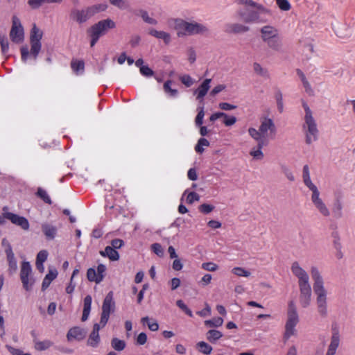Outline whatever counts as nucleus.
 <instances>
[{"mask_svg": "<svg viewBox=\"0 0 355 355\" xmlns=\"http://www.w3.org/2000/svg\"><path fill=\"white\" fill-rule=\"evenodd\" d=\"M241 6L236 12L237 18L245 24H264L271 16L270 11L252 0H237Z\"/></svg>", "mask_w": 355, "mask_h": 355, "instance_id": "f257e3e1", "label": "nucleus"}, {"mask_svg": "<svg viewBox=\"0 0 355 355\" xmlns=\"http://www.w3.org/2000/svg\"><path fill=\"white\" fill-rule=\"evenodd\" d=\"M291 271L298 279L300 304L302 308L306 309L311 306L312 302V289L309 275L297 261L292 263Z\"/></svg>", "mask_w": 355, "mask_h": 355, "instance_id": "f03ea898", "label": "nucleus"}, {"mask_svg": "<svg viewBox=\"0 0 355 355\" xmlns=\"http://www.w3.org/2000/svg\"><path fill=\"white\" fill-rule=\"evenodd\" d=\"M311 274L314 282L313 291L316 295L317 312L321 318H325L328 315V291L324 287L323 278L316 267L311 268Z\"/></svg>", "mask_w": 355, "mask_h": 355, "instance_id": "7ed1b4c3", "label": "nucleus"}, {"mask_svg": "<svg viewBox=\"0 0 355 355\" xmlns=\"http://www.w3.org/2000/svg\"><path fill=\"white\" fill-rule=\"evenodd\" d=\"M248 132L249 135L258 143L259 147H264L268 146L269 139L275 136L277 130L273 120L264 116L261 118L258 129L249 128Z\"/></svg>", "mask_w": 355, "mask_h": 355, "instance_id": "20e7f679", "label": "nucleus"}, {"mask_svg": "<svg viewBox=\"0 0 355 355\" xmlns=\"http://www.w3.org/2000/svg\"><path fill=\"white\" fill-rule=\"evenodd\" d=\"M107 9L105 3H96L82 9L73 8L71 10L70 19L78 24H83L96 14L105 12Z\"/></svg>", "mask_w": 355, "mask_h": 355, "instance_id": "39448f33", "label": "nucleus"}, {"mask_svg": "<svg viewBox=\"0 0 355 355\" xmlns=\"http://www.w3.org/2000/svg\"><path fill=\"white\" fill-rule=\"evenodd\" d=\"M260 36L267 46L276 52L282 51V41L279 30L274 26L265 25L260 28Z\"/></svg>", "mask_w": 355, "mask_h": 355, "instance_id": "423d86ee", "label": "nucleus"}, {"mask_svg": "<svg viewBox=\"0 0 355 355\" xmlns=\"http://www.w3.org/2000/svg\"><path fill=\"white\" fill-rule=\"evenodd\" d=\"M305 112L302 129L306 137V143L311 144L318 139V129L313 112L306 103H303Z\"/></svg>", "mask_w": 355, "mask_h": 355, "instance_id": "0eeeda50", "label": "nucleus"}, {"mask_svg": "<svg viewBox=\"0 0 355 355\" xmlns=\"http://www.w3.org/2000/svg\"><path fill=\"white\" fill-rule=\"evenodd\" d=\"M115 27V22L109 18L93 24L87 31V33L90 37V46H94L101 37L105 35L110 29H113Z\"/></svg>", "mask_w": 355, "mask_h": 355, "instance_id": "6e6552de", "label": "nucleus"}, {"mask_svg": "<svg viewBox=\"0 0 355 355\" xmlns=\"http://www.w3.org/2000/svg\"><path fill=\"white\" fill-rule=\"evenodd\" d=\"M286 316L287 318L284 335L285 340H288L291 336L296 334L295 327L300 321L297 309L293 300H291L288 303Z\"/></svg>", "mask_w": 355, "mask_h": 355, "instance_id": "1a4fd4ad", "label": "nucleus"}, {"mask_svg": "<svg viewBox=\"0 0 355 355\" xmlns=\"http://www.w3.org/2000/svg\"><path fill=\"white\" fill-rule=\"evenodd\" d=\"M20 279L22 282L23 287L26 291L31 289L35 283V280L32 276V268L30 263L23 261L21 265Z\"/></svg>", "mask_w": 355, "mask_h": 355, "instance_id": "9d476101", "label": "nucleus"}, {"mask_svg": "<svg viewBox=\"0 0 355 355\" xmlns=\"http://www.w3.org/2000/svg\"><path fill=\"white\" fill-rule=\"evenodd\" d=\"M311 200L314 207L321 216L324 218L330 216V210L323 199L320 197V193L318 189L311 192Z\"/></svg>", "mask_w": 355, "mask_h": 355, "instance_id": "9b49d317", "label": "nucleus"}, {"mask_svg": "<svg viewBox=\"0 0 355 355\" xmlns=\"http://www.w3.org/2000/svg\"><path fill=\"white\" fill-rule=\"evenodd\" d=\"M114 302L113 301V293L110 291L105 296L103 306L102 313L101 317V324L102 327H105L111 312L114 311Z\"/></svg>", "mask_w": 355, "mask_h": 355, "instance_id": "f8f14e48", "label": "nucleus"}, {"mask_svg": "<svg viewBox=\"0 0 355 355\" xmlns=\"http://www.w3.org/2000/svg\"><path fill=\"white\" fill-rule=\"evenodd\" d=\"M42 31L34 24L31 33V53L34 56L35 59H36L41 49L40 40L42 37Z\"/></svg>", "mask_w": 355, "mask_h": 355, "instance_id": "ddd939ff", "label": "nucleus"}, {"mask_svg": "<svg viewBox=\"0 0 355 355\" xmlns=\"http://www.w3.org/2000/svg\"><path fill=\"white\" fill-rule=\"evenodd\" d=\"M12 28L10 32V37L15 43H21L24 40V28L19 19L17 16L12 18Z\"/></svg>", "mask_w": 355, "mask_h": 355, "instance_id": "4468645a", "label": "nucleus"}, {"mask_svg": "<svg viewBox=\"0 0 355 355\" xmlns=\"http://www.w3.org/2000/svg\"><path fill=\"white\" fill-rule=\"evenodd\" d=\"M331 341L328 346L326 355H335L340 342V335L338 325L335 323L331 326Z\"/></svg>", "mask_w": 355, "mask_h": 355, "instance_id": "2eb2a0df", "label": "nucleus"}, {"mask_svg": "<svg viewBox=\"0 0 355 355\" xmlns=\"http://www.w3.org/2000/svg\"><path fill=\"white\" fill-rule=\"evenodd\" d=\"M5 217L10 220L12 224L20 227L23 230L27 231L29 230L28 220L24 216H20L12 212H6Z\"/></svg>", "mask_w": 355, "mask_h": 355, "instance_id": "dca6fc26", "label": "nucleus"}, {"mask_svg": "<svg viewBox=\"0 0 355 355\" xmlns=\"http://www.w3.org/2000/svg\"><path fill=\"white\" fill-rule=\"evenodd\" d=\"M249 31V26L240 23H228L225 26V31L228 33L239 34L248 32Z\"/></svg>", "mask_w": 355, "mask_h": 355, "instance_id": "f3484780", "label": "nucleus"}, {"mask_svg": "<svg viewBox=\"0 0 355 355\" xmlns=\"http://www.w3.org/2000/svg\"><path fill=\"white\" fill-rule=\"evenodd\" d=\"M190 22L182 19H174V28L178 31V36L189 35Z\"/></svg>", "mask_w": 355, "mask_h": 355, "instance_id": "a211bd4d", "label": "nucleus"}, {"mask_svg": "<svg viewBox=\"0 0 355 355\" xmlns=\"http://www.w3.org/2000/svg\"><path fill=\"white\" fill-rule=\"evenodd\" d=\"M209 32L208 28L202 24L191 21L189 26V35H205Z\"/></svg>", "mask_w": 355, "mask_h": 355, "instance_id": "6ab92c4d", "label": "nucleus"}, {"mask_svg": "<svg viewBox=\"0 0 355 355\" xmlns=\"http://www.w3.org/2000/svg\"><path fill=\"white\" fill-rule=\"evenodd\" d=\"M86 334L87 331L85 329L80 327H73L68 331L67 337L69 341L73 339L80 340L86 336Z\"/></svg>", "mask_w": 355, "mask_h": 355, "instance_id": "aec40b11", "label": "nucleus"}, {"mask_svg": "<svg viewBox=\"0 0 355 355\" xmlns=\"http://www.w3.org/2000/svg\"><path fill=\"white\" fill-rule=\"evenodd\" d=\"M296 73L302 83L305 92L309 96H313L314 90L312 88L310 83L309 82L304 72L301 69H298L296 70Z\"/></svg>", "mask_w": 355, "mask_h": 355, "instance_id": "412c9836", "label": "nucleus"}, {"mask_svg": "<svg viewBox=\"0 0 355 355\" xmlns=\"http://www.w3.org/2000/svg\"><path fill=\"white\" fill-rule=\"evenodd\" d=\"M148 33L155 38L162 40L165 44H168L171 42V35L167 32L151 28L149 30Z\"/></svg>", "mask_w": 355, "mask_h": 355, "instance_id": "4be33fe9", "label": "nucleus"}, {"mask_svg": "<svg viewBox=\"0 0 355 355\" xmlns=\"http://www.w3.org/2000/svg\"><path fill=\"white\" fill-rule=\"evenodd\" d=\"M303 182L306 187L312 192L318 189V187L312 182L310 177L309 169L307 165L303 167Z\"/></svg>", "mask_w": 355, "mask_h": 355, "instance_id": "5701e85b", "label": "nucleus"}, {"mask_svg": "<svg viewBox=\"0 0 355 355\" xmlns=\"http://www.w3.org/2000/svg\"><path fill=\"white\" fill-rule=\"evenodd\" d=\"M42 232L47 239H53L57 234V228L51 224L44 223L42 225Z\"/></svg>", "mask_w": 355, "mask_h": 355, "instance_id": "b1692460", "label": "nucleus"}, {"mask_svg": "<svg viewBox=\"0 0 355 355\" xmlns=\"http://www.w3.org/2000/svg\"><path fill=\"white\" fill-rule=\"evenodd\" d=\"M210 83L211 79H205L199 86V87L195 91V94H197V98H202L206 95L210 88Z\"/></svg>", "mask_w": 355, "mask_h": 355, "instance_id": "393cba45", "label": "nucleus"}, {"mask_svg": "<svg viewBox=\"0 0 355 355\" xmlns=\"http://www.w3.org/2000/svg\"><path fill=\"white\" fill-rule=\"evenodd\" d=\"M100 254L103 257H107L111 261H117L119 259V252L110 246H107L104 251L100 252Z\"/></svg>", "mask_w": 355, "mask_h": 355, "instance_id": "a878e982", "label": "nucleus"}, {"mask_svg": "<svg viewBox=\"0 0 355 355\" xmlns=\"http://www.w3.org/2000/svg\"><path fill=\"white\" fill-rule=\"evenodd\" d=\"M57 275L58 271L55 269L49 270V273L45 276L44 279H43L42 289H46L49 286L51 282L56 278Z\"/></svg>", "mask_w": 355, "mask_h": 355, "instance_id": "bb28decb", "label": "nucleus"}, {"mask_svg": "<svg viewBox=\"0 0 355 355\" xmlns=\"http://www.w3.org/2000/svg\"><path fill=\"white\" fill-rule=\"evenodd\" d=\"M8 262V272L10 274L15 273L17 270V263L13 252L6 254Z\"/></svg>", "mask_w": 355, "mask_h": 355, "instance_id": "cd10ccee", "label": "nucleus"}, {"mask_svg": "<svg viewBox=\"0 0 355 355\" xmlns=\"http://www.w3.org/2000/svg\"><path fill=\"white\" fill-rule=\"evenodd\" d=\"M34 343L35 349L37 351L46 350L53 345V342L49 340H45L42 341L39 340H35Z\"/></svg>", "mask_w": 355, "mask_h": 355, "instance_id": "c85d7f7f", "label": "nucleus"}, {"mask_svg": "<svg viewBox=\"0 0 355 355\" xmlns=\"http://www.w3.org/2000/svg\"><path fill=\"white\" fill-rule=\"evenodd\" d=\"M87 277L89 281L95 282L96 283L98 284L103 280L104 275H98L94 268H89L87 272Z\"/></svg>", "mask_w": 355, "mask_h": 355, "instance_id": "c756f323", "label": "nucleus"}, {"mask_svg": "<svg viewBox=\"0 0 355 355\" xmlns=\"http://www.w3.org/2000/svg\"><path fill=\"white\" fill-rule=\"evenodd\" d=\"M231 272L239 277H249L251 275L250 270L243 267H234L232 269Z\"/></svg>", "mask_w": 355, "mask_h": 355, "instance_id": "7c9ffc66", "label": "nucleus"}, {"mask_svg": "<svg viewBox=\"0 0 355 355\" xmlns=\"http://www.w3.org/2000/svg\"><path fill=\"white\" fill-rule=\"evenodd\" d=\"M222 336H223V334L220 331H219L218 330H214V329L209 330L206 334L207 339L211 343L216 342V340L220 339Z\"/></svg>", "mask_w": 355, "mask_h": 355, "instance_id": "2f4dec72", "label": "nucleus"}, {"mask_svg": "<svg viewBox=\"0 0 355 355\" xmlns=\"http://www.w3.org/2000/svg\"><path fill=\"white\" fill-rule=\"evenodd\" d=\"M252 68L257 75L262 77H268V70L263 67L259 63L254 62L252 64Z\"/></svg>", "mask_w": 355, "mask_h": 355, "instance_id": "473e14b6", "label": "nucleus"}, {"mask_svg": "<svg viewBox=\"0 0 355 355\" xmlns=\"http://www.w3.org/2000/svg\"><path fill=\"white\" fill-rule=\"evenodd\" d=\"M139 16L141 17L144 22L148 24L157 25L158 23L157 19L149 16L148 12L146 10H141L139 11Z\"/></svg>", "mask_w": 355, "mask_h": 355, "instance_id": "72a5a7b5", "label": "nucleus"}, {"mask_svg": "<svg viewBox=\"0 0 355 355\" xmlns=\"http://www.w3.org/2000/svg\"><path fill=\"white\" fill-rule=\"evenodd\" d=\"M125 343L124 340H120L117 338H112L111 341V346L116 351H122L125 347Z\"/></svg>", "mask_w": 355, "mask_h": 355, "instance_id": "f704fd0d", "label": "nucleus"}, {"mask_svg": "<svg viewBox=\"0 0 355 355\" xmlns=\"http://www.w3.org/2000/svg\"><path fill=\"white\" fill-rule=\"evenodd\" d=\"M141 322L143 324L146 323L149 329L153 331H157L159 329L158 323L156 321L150 319L148 317H144L141 318Z\"/></svg>", "mask_w": 355, "mask_h": 355, "instance_id": "c9c22d12", "label": "nucleus"}, {"mask_svg": "<svg viewBox=\"0 0 355 355\" xmlns=\"http://www.w3.org/2000/svg\"><path fill=\"white\" fill-rule=\"evenodd\" d=\"M196 346L200 352H202L205 354H207V355L211 354V352L212 351L211 346L209 345L207 343H205L204 341L198 342L196 344Z\"/></svg>", "mask_w": 355, "mask_h": 355, "instance_id": "e433bc0d", "label": "nucleus"}, {"mask_svg": "<svg viewBox=\"0 0 355 355\" xmlns=\"http://www.w3.org/2000/svg\"><path fill=\"white\" fill-rule=\"evenodd\" d=\"M282 173L285 175V177L290 181L294 182L295 180V177L293 175L291 170L287 166L282 164L280 166Z\"/></svg>", "mask_w": 355, "mask_h": 355, "instance_id": "4c0bfd02", "label": "nucleus"}, {"mask_svg": "<svg viewBox=\"0 0 355 355\" xmlns=\"http://www.w3.org/2000/svg\"><path fill=\"white\" fill-rule=\"evenodd\" d=\"M223 323V320L222 318L218 317L214 318L211 320H205V324L209 327H220Z\"/></svg>", "mask_w": 355, "mask_h": 355, "instance_id": "58836bf2", "label": "nucleus"}, {"mask_svg": "<svg viewBox=\"0 0 355 355\" xmlns=\"http://www.w3.org/2000/svg\"><path fill=\"white\" fill-rule=\"evenodd\" d=\"M171 80H167L164 83L163 87L164 92L166 94H168L170 96L175 97L178 95V91L171 87Z\"/></svg>", "mask_w": 355, "mask_h": 355, "instance_id": "ea45409f", "label": "nucleus"}, {"mask_svg": "<svg viewBox=\"0 0 355 355\" xmlns=\"http://www.w3.org/2000/svg\"><path fill=\"white\" fill-rule=\"evenodd\" d=\"M99 341L100 338L98 333L92 331L87 340V344L93 347H95L97 346Z\"/></svg>", "mask_w": 355, "mask_h": 355, "instance_id": "a19ab883", "label": "nucleus"}, {"mask_svg": "<svg viewBox=\"0 0 355 355\" xmlns=\"http://www.w3.org/2000/svg\"><path fill=\"white\" fill-rule=\"evenodd\" d=\"M209 142L205 138H200L195 146V150L198 153H202L204 151L203 146H209Z\"/></svg>", "mask_w": 355, "mask_h": 355, "instance_id": "79ce46f5", "label": "nucleus"}, {"mask_svg": "<svg viewBox=\"0 0 355 355\" xmlns=\"http://www.w3.org/2000/svg\"><path fill=\"white\" fill-rule=\"evenodd\" d=\"M262 148L263 147H259L257 144V148H252L250 152V155L257 160H261L264 157L263 153L261 151Z\"/></svg>", "mask_w": 355, "mask_h": 355, "instance_id": "37998d69", "label": "nucleus"}, {"mask_svg": "<svg viewBox=\"0 0 355 355\" xmlns=\"http://www.w3.org/2000/svg\"><path fill=\"white\" fill-rule=\"evenodd\" d=\"M187 59L190 64H193L196 60V52L193 47H189L187 51Z\"/></svg>", "mask_w": 355, "mask_h": 355, "instance_id": "c03bdc74", "label": "nucleus"}, {"mask_svg": "<svg viewBox=\"0 0 355 355\" xmlns=\"http://www.w3.org/2000/svg\"><path fill=\"white\" fill-rule=\"evenodd\" d=\"M71 68L76 72L82 71L84 69V62L83 60H72Z\"/></svg>", "mask_w": 355, "mask_h": 355, "instance_id": "a18cd8bd", "label": "nucleus"}, {"mask_svg": "<svg viewBox=\"0 0 355 355\" xmlns=\"http://www.w3.org/2000/svg\"><path fill=\"white\" fill-rule=\"evenodd\" d=\"M37 195L46 203L49 205L51 204V200L45 190L42 189V188H38Z\"/></svg>", "mask_w": 355, "mask_h": 355, "instance_id": "49530a36", "label": "nucleus"}, {"mask_svg": "<svg viewBox=\"0 0 355 355\" xmlns=\"http://www.w3.org/2000/svg\"><path fill=\"white\" fill-rule=\"evenodd\" d=\"M205 112L203 107L198 108V113L196 117L195 123L197 126H200L203 122Z\"/></svg>", "mask_w": 355, "mask_h": 355, "instance_id": "de8ad7c7", "label": "nucleus"}, {"mask_svg": "<svg viewBox=\"0 0 355 355\" xmlns=\"http://www.w3.org/2000/svg\"><path fill=\"white\" fill-rule=\"evenodd\" d=\"M0 44L1 47V51L3 53H7L8 48H9V44L8 39L6 35L0 36Z\"/></svg>", "mask_w": 355, "mask_h": 355, "instance_id": "09e8293b", "label": "nucleus"}, {"mask_svg": "<svg viewBox=\"0 0 355 355\" xmlns=\"http://www.w3.org/2000/svg\"><path fill=\"white\" fill-rule=\"evenodd\" d=\"M202 268L207 271L214 272L218 270V266L213 262H206L202 264Z\"/></svg>", "mask_w": 355, "mask_h": 355, "instance_id": "8fccbe9b", "label": "nucleus"}, {"mask_svg": "<svg viewBox=\"0 0 355 355\" xmlns=\"http://www.w3.org/2000/svg\"><path fill=\"white\" fill-rule=\"evenodd\" d=\"M151 249L154 253H155L159 257H163L164 250L162 245L159 243H153L151 245Z\"/></svg>", "mask_w": 355, "mask_h": 355, "instance_id": "3c124183", "label": "nucleus"}, {"mask_svg": "<svg viewBox=\"0 0 355 355\" xmlns=\"http://www.w3.org/2000/svg\"><path fill=\"white\" fill-rule=\"evenodd\" d=\"M277 4L282 10L287 11L291 9V4L287 0H277Z\"/></svg>", "mask_w": 355, "mask_h": 355, "instance_id": "603ef678", "label": "nucleus"}, {"mask_svg": "<svg viewBox=\"0 0 355 355\" xmlns=\"http://www.w3.org/2000/svg\"><path fill=\"white\" fill-rule=\"evenodd\" d=\"M44 0H28V4L32 9H38L43 4H44Z\"/></svg>", "mask_w": 355, "mask_h": 355, "instance_id": "864d4df0", "label": "nucleus"}, {"mask_svg": "<svg viewBox=\"0 0 355 355\" xmlns=\"http://www.w3.org/2000/svg\"><path fill=\"white\" fill-rule=\"evenodd\" d=\"M200 200L199 195L196 192H190L188 193L187 196V202L189 204H192L195 201H198Z\"/></svg>", "mask_w": 355, "mask_h": 355, "instance_id": "5fc2aeb1", "label": "nucleus"}, {"mask_svg": "<svg viewBox=\"0 0 355 355\" xmlns=\"http://www.w3.org/2000/svg\"><path fill=\"white\" fill-rule=\"evenodd\" d=\"M180 80L187 87H190L193 83V80L189 75L182 76L180 77Z\"/></svg>", "mask_w": 355, "mask_h": 355, "instance_id": "6e6d98bb", "label": "nucleus"}, {"mask_svg": "<svg viewBox=\"0 0 355 355\" xmlns=\"http://www.w3.org/2000/svg\"><path fill=\"white\" fill-rule=\"evenodd\" d=\"M48 257V252L46 250H41L38 252L36 258V263H44Z\"/></svg>", "mask_w": 355, "mask_h": 355, "instance_id": "4d7b16f0", "label": "nucleus"}, {"mask_svg": "<svg viewBox=\"0 0 355 355\" xmlns=\"http://www.w3.org/2000/svg\"><path fill=\"white\" fill-rule=\"evenodd\" d=\"M6 348L12 355H31L28 353H24L22 350L14 348L10 345H6Z\"/></svg>", "mask_w": 355, "mask_h": 355, "instance_id": "13d9d810", "label": "nucleus"}, {"mask_svg": "<svg viewBox=\"0 0 355 355\" xmlns=\"http://www.w3.org/2000/svg\"><path fill=\"white\" fill-rule=\"evenodd\" d=\"M214 209V206L208 204H202L199 207V210L204 214H209Z\"/></svg>", "mask_w": 355, "mask_h": 355, "instance_id": "bf43d9fd", "label": "nucleus"}, {"mask_svg": "<svg viewBox=\"0 0 355 355\" xmlns=\"http://www.w3.org/2000/svg\"><path fill=\"white\" fill-rule=\"evenodd\" d=\"M197 314L201 317H207L211 315V307L208 304H205V307L202 311H198Z\"/></svg>", "mask_w": 355, "mask_h": 355, "instance_id": "052dcab7", "label": "nucleus"}, {"mask_svg": "<svg viewBox=\"0 0 355 355\" xmlns=\"http://www.w3.org/2000/svg\"><path fill=\"white\" fill-rule=\"evenodd\" d=\"M1 245L5 248L6 254L13 252L11 245L6 239H3L1 241Z\"/></svg>", "mask_w": 355, "mask_h": 355, "instance_id": "680f3d73", "label": "nucleus"}, {"mask_svg": "<svg viewBox=\"0 0 355 355\" xmlns=\"http://www.w3.org/2000/svg\"><path fill=\"white\" fill-rule=\"evenodd\" d=\"M140 72L145 76H152L153 75V71L150 69L148 66H141L140 67Z\"/></svg>", "mask_w": 355, "mask_h": 355, "instance_id": "e2e57ef3", "label": "nucleus"}, {"mask_svg": "<svg viewBox=\"0 0 355 355\" xmlns=\"http://www.w3.org/2000/svg\"><path fill=\"white\" fill-rule=\"evenodd\" d=\"M123 244V241L119 239H115L111 241V247L114 250L121 248Z\"/></svg>", "mask_w": 355, "mask_h": 355, "instance_id": "0e129e2a", "label": "nucleus"}, {"mask_svg": "<svg viewBox=\"0 0 355 355\" xmlns=\"http://www.w3.org/2000/svg\"><path fill=\"white\" fill-rule=\"evenodd\" d=\"M223 123L226 126H231L236 122V118L235 116H229L227 114V118H223Z\"/></svg>", "mask_w": 355, "mask_h": 355, "instance_id": "69168bd1", "label": "nucleus"}, {"mask_svg": "<svg viewBox=\"0 0 355 355\" xmlns=\"http://www.w3.org/2000/svg\"><path fill=\"white\" fill-rule=\"evenodd\" d=\"M147 341V336L145 333H140L137 338V344L144 345Z\"/></svg>", "mask_w": 355, "mask_h": 355, "instance_id": "338daca9", "label": "nucleus"}, {"mask_svg": "<svg viewBox=\"0 0 355 355\" xmlns=\"http://www.w3.org/2000/svg\"><path fill=\"white\" fill-rule=\"evenodd\" d=\"M218 107L223 110H232L236 108V105L230 104L228 103H219Z\"/></svg>", "mask_w": 355, "mask_h": 355, "instance_id": "774afa93", "label": "nucleus"}]
</instances>
